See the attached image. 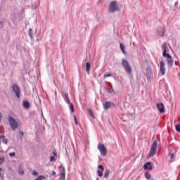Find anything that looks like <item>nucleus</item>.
Masks as SVG:
<instances>
[{
	"label": "nucleus",
	"mask_w": 180,
	"mask_h": 180,
	"mask_svg": "<svg viewBox=\"0 0 180 180\" xmlns=\"http://www.w3.org/2000/svg\"><path fill=\"white\" fill-rule=\"evenodd\" d=\"M119 11V4L116 1H112L109 5L108 12L110 13H115Z\"/></svg>",
	"instance_id": "1"
},
{
	"label": "nucleus",
	"mask_w": 180,
	"mask_h": 180,
	"mask_svg": "<svg viewBox=\"0 0 180 180\" xmlns=\"http://www.w3.org/2000/svg\"><path fill=\"white\" fill-rule=\"evenodd\" d=\"M122 64L127 74H131V66H130V64H129V62L126 59L122 60Z\"/></svg>",
	"instance_id": "2"
},
{
	"label": "nucleus",
	"mask_w": 180,
	"mask_h": 180,
	"mask_svg": "<svg viewBox=\"0 0 180 180\" xmlns=\"http://www.w3.org/2000/svg\"><path fill=\"white\" fill-rule=\"evenodd\" d=\"M162 56L165 58L167 57H169L171 56L169 54V49L168 48V46L167 45V43H163L162 46Z\"/></svg>",
	"instance_id": "3"
},
{
	"label": "nucleus",
	"mask_w": 180,
	"mask_h": 180,
	"mask_svg": "<svg viewBox=\"0 0 180 180\" xmlns=\"http://www.w3.org/2000/svg\"><path fill=\"white\" fill-rule=\"evenodd\" d=\"M158 147V143L157 141H154L150 148L149 157H154V155L157 153V148Z\"/></svg>",
	"instance_id": "4"
},
{
	"label": "nucleus",
	"mask_w": 180,
	"mask_h": 180,
	"mask_svg": "<svg viewBox=\"0 0 180 180\" xmlns=\"http://www.w3.org/2000/svg\"><path fill=\"white\" fill-rule=\"evenodd\" d=\"M98 150L100 151L101 155H102L103 157H106L108 154V150H106V147L105 146V145L102 143H98Z\"/></svg>",
	"instance_id": "5"
},
{
	"label": "nucleus",
	"mask_w": 180,
	"mask_h": 180,
	"mask_svg": "<svg viewBox=\"0 0 180 180\" xmlns=\"http://www.w3.org/2000/svg\"><path fill=\"white\" fill-rule=\"evenodd\" d=\"M8 122L12 130H16V129H18V124L16 120H14L13 117L10 116V117H8Z\"/></svg>",
	"instance_id": "6"
},
{
	"label": "nucleus",
	"mask_w": 180,
	"mask_h": 180,
	"mask_svg": "<svg viewBox=\"0 0 180 180\" xmlns=\"http://www.w3.org/2000/svg\"><path fill=\"white\" fill-rule=\"evenodd\" d=\"M165 58L168 68H172V67L174 66V59H172V56H169L166 57Z\"/></svg>",
	"instance_id": "7"
},
{
	"label": "nucleus",
	"mask_w": 180,
	"mask_h": 180,
	"mask_svg": "<svg viewBox=\"0 0 180 180\" xmlns=\"http://www.w3.org/2000/svg\"><path fill=\"white\" fill-rule=\"evenodd\" d=\"M13 92L15 94V96H17V98H20V90L19 89V86H18V85L16 84H13L11 86Z\"/></svg>",
	"instance_id": "8"
},
{
	"label": "nucleus",
	"mask_w": 180,
	"mask_h": 180,
	"mask_svg": "<svg viewBox=\"0 0 180 180\" xmlns=\"http://www.w3.org/2000/svg\"><path fill=\"white\" fill-rule=\"evenodd\" d=\"M160 71L162 75H165V62H164V59H162L160 62Z\"/></svg>",
	"instance_id": "9"
},
{
	"label": "nucleus",
	"mask_w": 180,
	"mask_h": 180,
	"mask_svg": "<svg viewBox=\"0 0 180 180\" xmlns=\"http://www.w3.org/2000/svg\"><path fill=\"white\" fill-rule=\"evenodd\" d=\"M157 109L160 112V113H164L165 112V108L164 103H158L157 104Z\"/></svg>",
	"instance_id": "10"
},
{
	"label": "nucleus",
	"mask_w": 180,
	"mask_h": 180,
	"mask_svg": "<svg viewBox=\"0 0 180 180\" xmlns=\"http://www.w3.org/2000/svg\"><path fill=\"white\" fill-rule=\"evenodd\" d=\"M158 34L160 37H164V35L165 34V29L162 27H159L158 29Z\"/></svg>",
	"instance_id": "11"
},
{
	"label": "nucleus",
	"mask_w": 180,
	"mask_h": 180,
	"mask_svg": "<svg viewBox=\"0 0 180 180\" xmlns=\"http://www.w3.org/2000/svg\"><path fill=\"white\" fill-rule=\"evenodd\" d=\"M98 169L101 170H97V175L98 176H103V166H102V165H99L98 166Z\"/></svg>",
	"instance_id": "12"
},
{
	"label": "nucleus",
	"mask_w": 180,
	"mask_h": 180,
	"mask_svg": "<svg viewBox=\"0 0 180 180\" xmlns=\"http://www.w3.org/2000/svg\"><path fill=\"white\" fill-rule=\"evenodd\" d=\"M143 168L144 169H148L149 171H151V169H153V165H151L150 162H148L143 165Z\"/></svg>",
	"instance_id": "13"
},
{
	"label": "nucleus",
	"mask_w": 180,
	"mask_h": 180,
	"mask_svg": "<svg viewBox=\"0 0 180 180\" xmlns=\"http://www.w3.org/2000/svg\"><path fill=\"white\" fill-rule=\"evenodd\" d=\"M62 171L60 172V180H65V170H64V167H61Z\"/></svg>",
	"instance_id": "14"
},
{
	"label": "nucleus",
	"mask_w": 180,
	"mask_h": 180,
	"mask_svg": "<svg viewBox=\"0 0 180 180\" xmlns=\"http://www.w3.org/2000/svg\"><path fill=\"white\" fill-rule=\"evenodd\" d=\"M103 105L104 109H109V108H110V106H112V103L106 101L103 104Z\"/></svg>",
	"instance_id": "15"
},
{
	"label": "nucleus",
	"mask_w": 180,
	"mask_h": 180,
	"mask_svg": "<svg viewBox=\"0 0 180 180\" xmlns=\"http://www.w3.org/2000/svg\"><path fill=\"white\" fill-rule=\"evenodd\" d=\"M22 106L25 108V109H30V103H28V101H23Z\"/></svg>",
	"instance_id": "16"
},
{
	"label": "nucleus",
	"mask_w": 180,
	"mask_h": 180,
	"mask_svg": "<svg viewBox=\"0 0 180 180\" xmlns=\"http://www.w3.org/2000/svg\"><path fill=\"white\" fill-rule=\"evenodd\" d=\"M0 141H2L4 144H8V139H6L4 135L0 136Z\"/></svg>",
	"instance_id": "17"
},
{
	"label": "nucleus",
	"mask_w": 180,
	"mask_h": 180,
	"mask_svg": "<svg viewBox=\"0 0 180 180\" xmlns=\"http://www.w3.org/2000/svg\"><path fill=\"white\" fill-rule=\"evenodd\" d=\"M85 69H86L87 74H89V71L91 70V63H86Z\"/></svg>",
	"instance_id": "18"
},
{
	"label": "nucleus",
	"mask_w": 180,
	"mask_h": 180,
	"mask_svg": "<svg viewBox=\"0 0 180 180\" xmlns=\"http://www.w3.org/2000/svg\"><path fill=\"white\" fill-rule=\"evenodd\" d=\"M168 158L169 162H174V153H169Z\"/></svg>",
	"instance_id": "19"
},
{
	"label": "nucleus",
	"mask_w": 180,
	"mask_h": 180,
	"mask_svg": "<svg viewBox=\"0 0 180 180\" xmlns=\"http://www.w3.org/2000/svg\"><path fill=\"white\" fill-rule=\"evenodd\" d=\"M120 49L122 50V53L124 54H126V50H125V46L124 45H123V44H120Z\"/></svg>",
	"instance_id": "20"
},
{
	"label": "nucleus",
	"mask_w": 180,
	"mask_h": 180,
	"mask_svg": "<svg viewBox=\"0 0 180 180\" xmlns=\"http://www.w3.org/2000/svg\"><path fill=\"white\" fill-rule=\"evenodd\" d=\"M52 154H53V156H51V158H50L51 162L54 161V157H56V155H57V153H56V151H53Z\"/></svg>",
	"instance_id": "21"
},
{
	"label": "nucleus",
	"mask_w": 180,
	"mask_h": 180,
	"mask_svg": "<svg viewBox=\"0 0 180 180\" xmlns=\"http://www.w3.org/2000/svg\"><path fill=\"white\" fill-rule=\"evenodd\" d=\"M28 34H29L30 39H33V32H32V28H30L28 30Z\"/></svg>",
	"instance_id": "22"
},
{
	"label": "nucleus",
	"mask_w": 180,
	"mask_h": 180,
	"mask_svg": "<svg viewBox=\"0 0 180 180\" xmlns=\"http://www.w3.org/2000/svg\"><path fill=\"white\" fill-rule=\"evenodd\" d=\"M69 108H70L71 112H72V113H74V105H72V103H69Z\"/></svg>",
	"instance_id": "23"
},
{
	"label": "nucleus",
	"mask_w": 180,
	"mask_h": 180,
	"mask_svg": "<svg viewBox=\"0 0 180 180\" xmlns=\"http://www.w3.org/2000/svg\"><path fill=\"white\" fill-rule=\"evenodd\" d=\"M18 172L20 175H23L25 174V171L20 167L18 169Z\"/></svg>",
	"instance_id": "24"
},
{
	"label": "nucleus",
	"mask_w": 180,
	"mask_h": 180,
	"mask_svg": "<svg viewBox=\"0 0 180 180\" xmlns=\"http://www.w3.org/2000/svg\"><path fill=\"white\" fill-rule=\"evenodd\" d=\"M109 172H110V170H109V169L105 171V172L104 174V178H108V176H109Z\"/></svg>",
	"instance_id": "25"
},
{
	"label": "nucleus",
	"mask_w": 180,
	"mask_h": 180,
	"mask_svg": "<svg viewBox=\"0 0 180 180\" xmlns=\"http://www.w3.org/2000/svg\"><path fill=\"white\" fill-rule=\"evenodd\" d=\"M4 162H5V158L0 157V165H2V164H4Z\"/></svg>",
	"instance_id": "26"
},
{
	"label": "nucleus",
	"mask_w": 180,
	"mask_h": 180,
	"mask_svg": "<svg viewBox=\"0 0 180 180\" xmlns=\"http://www.w3.org/2000/svg\"><path fill=\"white\" fill-rule=\"evenodd\" d=\"M145 177L146 178V179H150V178H151V175L149 174L148 172H146L145 173Z\"/></svg>",
	"instance_id": "27"
},
{
	"label": "nucleus",
	"mask_w": 180,
	"mask_h": 180,
	"mask_svg": "<svg viewBox=\"0 0 180 180\" xmlns=\"http://www.w3.org/2000/svg\"><path fill=\"white\" fill-rule=\"evenodd\" d=\"M175 127H176V131L180 133V124H176Z\"/></svg>",
	"instance_id": "28"
},
{
	"label": "nucleus",
	"mask_w": 180,
	"mask_h": 180,
	"mask_svg": "<svg viewBox=\"0 0 180 180\" xmlns=\"http://www.w3.org/2000/svg\"><path fill=\"white\" fill-rule=\"evenodd\" d=\"M108 77H112V74L108 72V73H106V74L104 75L105 78H108Z\"/></svg>",
	"instance_id": "29"
},
{
	"label": "nucleus",
	"mask_w": 180,
	"mask_h": 180,
	"mask_svg": "<svg viewBox=\"0 0 180 180\" xmlns=\"http://www.w3.org/2000/svg\"><path fill=\"white\" fill-rule=\"evenodd\" d=\"M44 179V176H39L35 180H42Z\"/></svg>",
	"instance_id": "30"
},
{
	"label": "nucleus",
	"mask_w": 180,
	"mask_h": 180,
	"mask_svg": "<svg viewBox=\"0 0 180 180\" xmlns=\"http://www.w3.org/2000/svg\"><path fill=\"white\" fill-rule=\"evenodd\" d=\"M8 155H9V157H15V152L10 153L8 154Z\"/></svg>",
	"instance_id": "31"
},
{
	"label": "nucleus",
	"mask_w": 180,
	"mask_h": 180,
	"mask_svg": "<svg viewBox=\"0 0 180 180\" xmlns=\"http://www.w3.org/2000/svg\"><path fill=\"white\" fill-rule=\"evenodd\" d=\"M65 99L66 103H68V105H69L70 103H71L70 101V98H69V97H68L67 98H65Z\"/></svg>",
	"instance_id": "32"
},
{
	"label": "nucleus",
	"mask_w": 180,
	"mask_h": 180,
	"mask_svg": "<svg viewBox=\"0 0 180 180\" xmlns=\"http://www.w3.org/2000/svg\"><path fill=\"white\" fill-rule=\"evenodd\" d=\"M32 175H34V176L39 175V173L36 171H33L32 172Z\"/></svg>",
	"instance_id": "33"
},
{
	"label": "nucleus",
	"mask_w": 180,
	"mask_h": 180,
	"mask_svg": "<svg viewBox=\"0 0 180 180\" xmlns=\"http://www.w3.org/2000/svg\"><path fill=\"white\" fill-rule=\"evenodd\" d=\"M64 96H65V99H67V98H69L68 97V93H65Z\"/></svg>",
	"instance_id": "34"
},
{
	"label": "nucleus",
	"mask_w": 180,
	"mask_h": 180,
	"mask_svg": "<svg viewBox=\"0 0 180 180\" xmlns=\"http://www.w3.org/2000/svg\"><path fill=\"white\" fill-rule=\"evenodd\" d=\"M108 92H110V94H112V92H113V88H110L108 89Z\"/></svg>",
	"instance_id": "35"
},
{
	"label": "nucleus",
	"mask_w": 180,
	"mask_h": 180,
	"mask_svg": "<svg viewBox=\"0 0 180 180\" xmlns=\"http://www.w3.org/2000/svg\"><path fill=\"white\" fill-rule=\"evenodd\" d=\"M74 119L75 124H78V122H77V118L75 117V116H74Z\"/></svg>",
	"instance_id": "36"
},
{
	"label": "nucleus",
	"mask_w": 180,
	"mask_h": 180,
	"mask_svg": "<svg viewBox=\"0 0 180 180\" xmlns=\"http://www.w3.org/2000/svg\"><path fill=\"white\" fill-rule=\"evenodd\" d=\"M89 113H90V115H91V116H94L93 115H92V110H89Z\"/></svg>",
	"instance_id": "37"
},
{
	"label": "nucleus",
	"mask_w": 180,
	"mask_h": 180,
	"mask_svg": "<svg viewBox=\"0 0 180 180\" xmlns=\"http://www.w3.org/2000/svg\"><path fill=\"white\" fill-rule=\"evenodd\" d=\"M51 175H53V176L56 175V172L54 171H52L51 172Z\"/></svg>",
	"instance_id": "38"
},
{
	"label": "nucleus",
	"mask_w": 180,
	"mask_h": 180,
	"mask_svg": "<svg viewBox=\"0 0 180 180\" xmlns=\"http://www.w3.org/2000/svg\"><path fill=\"white\" fill-rule=\"evenodd\" d=\"M2 120V114L0 112V122Z\"/></svg>",
	"instance_id": "39"
},
{
	"label": "nucleus",
	"mask_w": 180,
	"mask_h": 180,
	"mask_svg": "<svg viewBox=\"0 0 180 180\" xmlns=\"http://www.w3.org/2000/svg\"><path fill=\"white\" fill-rule=\"evenodd\" d=\"M20 134H21V136H23V134H23V132L20 131Z\"/></svg>",
	"instance_id": "40"
},
{
	"label": "nucleus",
	"mask_w": 180,
	"mask_h": 180,
	"mask_svg": "<svg viewBox=\"0 0 180 180\" xmlns=\"http://www.w3.org/2000/svg\"><path fill=\"white\" fill-rule=\"evenodd\" d=\"M0 171H2V168H0Z\"/></svg>",
	"instance_id": "41"
},
{
	"label": "nucleus",
	"mask_w": 180,
	"mask_h": 180,
	"mask_svg": "<svg viewBox=\"0 0 180 180\" xmlns=\"http://www.w3.org/2000/svg\"><path fill=\"white\" fill-rule=\"evenodd\" d=\"M96 180H99V179L97 177V178H96Z\"/></svg>",
	"instance_id": "42"
},
{
	"label": "nucleus",
	"mask_w": 180,
	"mask_h": 180,
	"mask_svg": "<svg viewBox=\"0 0 180 180\" xmlns=\"http://www.w3.org/2000/svg\"><path fill=\"white\" fill-rule=\"evenodd\" d=\"M0 130H1V127H0Z\"/></svg>",
	"instance_id": "43"
},
{
	"label": "nucleus",
	"mask_w": 180,
	"mask_h": 180,
	"mask_svg": "<svg viewBox=\"0 0 180 180\" xmlns=\"http://www.w3.org/2000/svg\"><path fill=\"white\" fill-rule=\"evenodd\" d=\"M0 176H1V174H0Z\"/></svg>",
	"instance_id": "44"
}]
</instances>
